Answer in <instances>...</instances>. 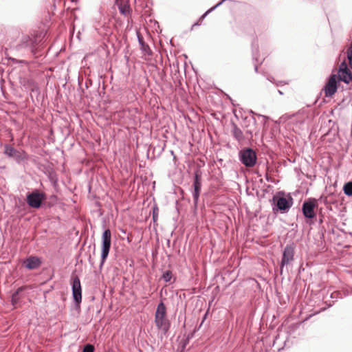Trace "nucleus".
I'll list each match as a JSON object with an SVG mask.
<instances>
[{
	"label": "nucleus",
	"mask_w": 352,
	"mask_h": 352,
	"mask_svg": "<svg viewBox=\"0 0 352 352\" xmlns=\"http://www.w3.org/2000/svg\"><path fill=\"white\" fill-rule=\"evenodd\" d=\"M155 324L158 330L166 334L169 330L170 324L166 318V309L163 302H160L157 307L155 314Z\"/></svg>",
	"instance_id": "f257e3e1"
},
{
	"label": "nucleus",
	"mask_w": 352,
	"mask_h": 352,
	"mask_svg": "<svg viewBox=\"0 0 352 352\" xmlns=\"http://www.w3.org/2000/svg\"><path fill=\"white\" fill-rule=\"evenodd\" d=\"M239 158L241 162L246 167H252L256 162V154L251 148H245L239 152Z\"/></svg>",
	"instance_id": "f03ea898"
},
{
	"label": "nucleus",
	"mask_w": 352,
	"mask_h": 352,
	"mask_svg": "<svg viewBox=\"0 0 352 352\" xmlns=\"http://www.w3.org/2000/svg\"><path fill=\"white\" fill-rule=\"evenodd\" d=\"M111 244V234L109 229L105 230L102 235L101 260L104 263L109 253Z\"/></svg>",
	"instance_id": "7ed1b4c3"
},
{
	"label": "nucleus",
	"mask_w": 352,
	"mask_h": 352,
	"mask_svg": "<svg viewBox=\"0 0 352 352\" xmlns=\"http://www.w3.org/2000/svg\"><path fill=\"white\" fill-rule=\"evenodd\" d=\"M45 196L43 193L38 192H33L27 196V203L32 208H38L41 206L42 201L44 200Z\"/></svg>",
	"instance_id": "20e7f679"
},
{
	"label": "nucleus",
	"mask_w": 352,
	"mask_h": 352,
	"mask_svg": "<svg viewBox=\"0 0 352 352\" xmlns=\"http://www.w3.org/2000/svg\"><path fill=\"white\" fill-rule=\"evenodd\" d=\"M317 206V201L315 199H309L302 204V212L305 217L313 219L316 217L314 208Z\"/></svg>",
	"instance_id": "39448f33"
},
{
	"label": "nucleus",
	"mask_w": 352,
	"mask_h": 352,
	"mask_svg": "<svg viewBox=\"0 0 352 352\" xmlns=\"http://www.w3.org/2000/svg\"><path fill=\"white\" fill-rule=\"evenodd\" d=\"M72 295L76 304H79L82 300V289L80 281L78 277L76 276L72 280Z\"/></svg>",
	"instance_id": "423d86ee"
},
{
	"label": "nucleus",
	"mask_w": 352,
	"mask_h": 352,
	"mask_svg": "<svg viewBox=\"0 0 352 352\" xmlns=\"http://www.w3.org/2000/svg\"><path fill=\"white\" fill-rule=\"evenodd\" d=\"M337 89V76L332 74L324 88L325 96H332L336 92Z\"/></svg>",
	"instance_id": "0eeeda50"
},
{
	"label": "nucleus",
	"mask_w": 352,
	"mask_h": 352,
	"mask_svg": "<svg viewBox=\"0 0 352 352\" xmlns=\"http://www.w3.org/2000/svg\"><path fill=\"white\" fill-rule=\"evenodd\" d=\"M339 79L346 83H349L351 78L352 74L350 70L347 67V65L345 62L340 64L338 71Z\"/></svg>",
	"instance_id": "6e6552de"
},
{
	"label": "nucleus",
	"mask_w": 352,
	"mask_h": 352,
	"mask_svg": "<svg viewBox=\"0 0 352 352\" xmlns=\"http://www.w3.org/2000/svg\"><path fill=\"white\" fill-rule=\"evenodd\" d=\"M294 255V249L292 245H287L283 251L281 261V268L285 265L289 264L293 259Z\"/></svg>",
	"instance_id": "1a4fd4ad"
},
{
	"label": "nucleus",
	"mask_w": 352,
	"mask_h": 352,
	"mask_svg": "<svg viewBox=\"0 0 352 352\" xmlns=\"http://www.w3.org/2000/svg\"><path fill=\"white\" fill-rule=\"evenodd\" d=\"M194 192H193V199L195 204L197 203L199 197L200 190L201 188V175L197 173H195V180L193 183Z\"/></svg>",
	"instance_id": "9d476101"
},
{
	"label": "nucleus",
	"mask_w": 352,
	"mask_h": 352,
	"mask_svg": "<svg viewBox=\"0 0 352 352\" xmlns=\"http://www.w3.org/2000/svg\"><path fill=\"white\" fill-rule=\"evenodd\" d=\"M274 201L276 202V206L280 210H287L292 206V203L285 197H274Z\"/></svg>",
	"instance_id": "9b49d317"
},
{
	"label": "nucleus",
	"mask_w": 352,
	"mask_h": 352,
	"mask_svg": "<svg viewBox=\"0 0 352 352\" xmlns=\"http://www.w3.org/2000/svg\"><path fill=\"white\" fill-rule=\"evenodd\" d=\"M25 267L29 270L38 268L41 264V260L36 256H30L24 261Z\"/></svg>",
	"instance_id": "f8f14e48"
},
{
	"label": "nucleus",
	"mask_w": 352,
	"mask_h": 352,
	"mask_svg": "<svg viewBox=\"0 0 352 352\" xmlns=\"http://www.w3.org/2000/svg\"><path fill=\"white\" fill-rule=\"evenodd\" d=\"M232 133L234 138L238 141H241L243 140V134L242 131L236 125H234Z\"/></svg>",
	"instance_id": "ddd939ff"
},
{
	"label": "nucleus",
	"mask_w": 352,
	"mask_h": 352,
	"mask_svg": "<svg viewBox=\"0 0 352 352\" xmlns=\"http://www.w3.org/2000/svg\"><path fill=\"white\" fill-rule=\"evenodd\" d=\"M5 153L10 157H18V151L9 145L6 146Z\"/></svg>",
	"instance_id": "4468645a"
},
{
	"label": "nucleus",
	"mask_w": 352,
	"mask_h": 352,
	"mask_svg": "<svg viewBox=\"0 0 352 352\" xmlns=\"http://www.w3.org/2000/svg\"><path fill=\"white\" fill-rule=\"evenodd\" d=\"M118 8H119V10L120 12L124 14V15H126L127 14L129 13V6L126 4H119L118 5Z\"/></svg>",
	"instance_id": "2eb2a0df"
},
{
	"label": "nucleus",
	"mask_w": 352,
	"mask_h": 352,
	"mask_svg": "<svg viewBox=\"0 0 352 352\" xmlns=\"http://www.w3.org/2000/svg\"><path fill=\"white\" fill-rule=\"evenodd\" d=\"M344 192L346 195L351 196L352 195V182H349L346 184L344 186Z\"/></svg>",
	"instance_id": "dca6fc26"
},
{
	"label": "nucleus",
	"mask_w": 352,
	"mask_h": 352,
	"mask_svg": "<svg viewBox=\"0 0 352 352\" xmlns=\"http://www.w3.org/2000/svg\"><path fill=\"white\" fill-rule=\"evenodd\" d=\"M162 278L166 282H170L172 278V273L170 271H166L163 274Z\"/></svg>",
	"instance_id": "f3484780"
},
{
	"label": "nucleus",
	"mask_w": 352,
	"mask_h": 352,
	"mask_svg": "<svg viewBox=\"0 0 352 352\" xmlns=\"http://www.w3.org/2000/svg\"><path fill=\"white\" fill-rule=\"evenodd\" d=\"M347 57L349 60L350 65L352 67V42L347 52Z\"/></svg>",
	"instance_id": "a211bd4d"
},
{
	"label": "nucleus",
	"mask_w": 352,
	"mask_h": 352,
	"mask_svg": "<svg viewBox=\"0 0 352 352\" xmlns=\"http://www.w3.org/2000/svg\"><path fill=\"white\" fill-rule=\"evenodd\" d=\"M18 295H19V292H16L12 296V303L13 305H15L18 302V298H19Z\"/></svg>",
	"instance_id": "6ab92c4d"
},
{
	"label": "nucleus",
	"mask_w": 352,
	"mask_h": 352,
	"mask_svg": "<svg viewBox=\"0 0 352 352\" xmlns=\"http://www.w3.org/2000/svg\"><path fill=\"white\" fill-rule=\"evenodd\" d=\"M94 347L91 344L86 345L83 349V352H94Z\"/></svg>",
	"instance_id": "aec40b11"
},
{
	"label": "nucleus",
	"mask_w": 352,
	"mask_h": 352,
	"mask_svg": "<svg viewBox=\"0 0 352 352\" xmlns=\"http://www.w3.org/2000/svg\"><path fill=\"white\" fill-rule=\"evenodd\" d=\"M208 12L204 13V14L202 16V18H204L206 14H207Z\"/></svg>",
	"instance_id": "412c9836"
},
{
	"label": "nucleus",
	"mask_w": 352,
	"mask_h": 352,
	"mask_svg": "<svg viewBox=\"0 0 352 352\" xmlns=\"http://www.w3.org/2000/svg\"><path fill=\"white\" fill-rule=\"evenodd\" d=\"M221 3H222V1H220V3H218L217 6L220 5Z\"/></svg>",
	"instance_id": "4be33fe9"
},
{
	"label": "nucleus",
	"mask_w": 352,
	"mask_h": 352,
	"mask_svg": "<svg viewBox=\"0 0 352 352\" xmlns=\"http://www.w3.org/2000/svg\"><path fill=\"white\" fill-rule=\"evenodd\" d=\"M221 3H222V1H220V3H218L217 6L220 5Z\"/></svg>",
	"instance_id": "5701e85b"
},
{
	"label": "nucleus",
	"mask_w": 352,
	"mask_h": 352,
	"mask_svg": "<svg viewBox=\"0 0 352 352\" xmlns=\"http://www.w3.org/2000/svg\"><path fill=\"white\" fill-rule=\"evenodd\" d=\"M280 94H283V93L280 91H278Z\"/></svg>",
	"instance_id": "b1692460"
}]
</instances>
